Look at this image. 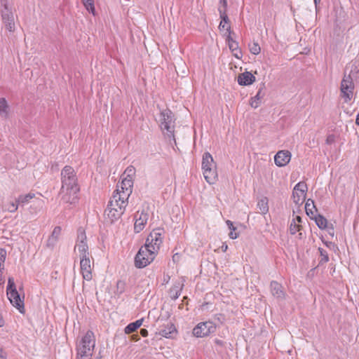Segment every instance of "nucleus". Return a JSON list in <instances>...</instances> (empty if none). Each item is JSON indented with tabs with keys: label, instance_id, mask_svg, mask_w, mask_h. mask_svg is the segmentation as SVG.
Segmentation results:
<instances>
[{
	"label": "nucleus",
	"instance_id": "obj_1",
	"mask_svg": "<svg viewBox=\"0 0 359 359\" xmlns=\"http://www.w3.org/2000/svg\"><path fill=\"white\" fill-rule=\"evenodd\" d=\"M62 187L60 190V203L65 208H71L79 201V188L74 170L70 166H65L61 172Z\"/></svg>",
	"mask_w": 359,
	"mask_h": 359
},
{
	"label": "nucleus",
	"instance_id": "obj_2",
	"mask_svg": "<svg viewBox=\"0 0 359 359\" xmlns=\"http://www.w3.org/2000/svg\"><path fill=\"white\" fill-rule=\"evenodd\" d=\"M95 346V337L93 332L88 330L77 344L76 359H91Z\"/></svg>",
	"mask_w": 359,
	"mask_h": 359
},
{
	"label": "nucleus",
	"instance_id": "obj_3",
	"mask_svg": "<svg viewBox=\"0 0 359 359\" xmlns=\"http://www.w3.org/2000/svg\"><path fill=\"white\" fill-rule=\"evenodd\" d=\"M158 123L161 130L170 138L175 140V118L174 114L168 109H163L158 117Z\"/></svg>",
	"mask_w": 359,
	"mask_h": 359
},
{
	"label": "nucleus",
	"instance_id": "obj_4",
	"mask_svg": "<svg viewBox=\"0 0 359 359\" xmlns=\"http://www.w3.org/2000/svg\"><path fill=\"white\" fill-rule=\"evenodd\" d=\"M202 170L205 180L210 184L215 183L217 178L216 163L209 152H205L202 158Z\"/></svg>",
	"mask_w": 359,
	"mask_h": 359
},
{
	"label": "nucleus",
	"instance_id": "obj_5",
	"mask_svg": "<svg viewBox=\"0 0 359 359\" xmlns=\"http://www.w3.org/2000/svg\"><path fill=\"white\" fill-rule=\"evenodd\" d=\"M128 203L122 199L118 200L116 196H112L105 210L107 218L111 222L118 219L123 214Z\"/></svg>",
	"mask_w": 359,
	"mask_h": 359
},
{
	"label": "nucleus",
	"instance_id": "obj_6",
	"mask_svg": "<svg viewBox=\"0 0 359 359\" xmlns=\"http://www.w3.org/2000/svg\"><path fill=\"white\" fill-rule=\"evenodd\" d=\"M165 231L163 229H154L147 236L144 246L158 254L164 239Z\"/></svg>",
	"mask_w": 359,
	"mask_h": 359
},
{
	"label": "nucleus",
	"instance_id": "obj_7",
	"mask_svg": "<svg viewBox=\"0 0 359 359\" xmlns=\"http://www.w3.org/2000/svg\"><path fill=\"white\" fill-rule=\"evenodd\" d=\"M0 13L6 29L9 32H13L15 30L14 16L8 0H1Z\"/></svg>",
	"mask_w": 359,
	"mask_h": 359
},
{
	"label": "nucleus",
	"instance_id": "obj_8",
	"mask_svg": "<svg viewBox=\"0 0 359 359\" xmlns=\"http://www.w3.org/2000/svg\"><path fill=\"white\" fill-rule=\"evenodd\" d=\"M154 251L145 246L141 247L135 257V265L137 268L142 269L149 265L156 257Z\"/></svg>",
	"mask_w": 359,
	"mask_h": 359
},
{
	"label": "nucleus",
	"instance_id": "obj_9",
	"mask_svg": "<svg viewBox=\"0 0 359 359\" xmlns=\"http://www.w3.org/2000/svg\"><path fill=\"white\" fill-rule=\"evenodd\" d=\"M133 180L122 177L120 184H117V188L112 196H116L118 200L122 199L128 201L129 196L133 192Z\"/></svg>",
	"mask_w": 359,
	"mask_h": 359
},
{
	"label": "nucleus",
	"instance_id": "obj_10",
	"mask_svg": "<svg viewBox=\"0 0 359 359\" xmlns=\"http://www.w3.org/2000/svg\"><path fill=\"white\" fill-rule=\"evenodd\" d=\"M351 75L344 74L341 83V93L345 102H349L353 95L354 83Z\"/></svg>",
	"mask_w": 359,
	"mask_h": 359
},
{
	"label": "nucleus",
	"instance_id": "obj_11",
	"mask_svg": "<svg viewBox=\"0 0 359 359\" xmlns=\"http://www.w3.org/2000/svg\"><path fill=\"white\" fill-rule=\"evenodd\" d=\"M75 252H78L80 257L90 256L88 246L87 244L86 236L83 228L78 229L77 239L74 248Z\"/></svg>",
	"mask_w": 359,
	"mask_h": 359
},
{
	"label": "nucleus",
	"instance_id": "obj_12",
	"mask_svg": "<svg viewBox=\"0 0 359 359\" xmlns=\"http://www.w3.org/2000/svg\"><path fill=\"white\" fill-rule=\"evenodd\" d=\"M216 331V325L212 321L198 323L193 329V334L196 337H204Z\"/></svg>",
	"mask_w": 359,
	"mask_h": 359
},
{
	"label": "nucleus",
	"instance_id": "obj_13",
	"mask_svg": "<svg viewBox=\"0 0 359 359\" xmlns=\"http://www.w3.org/2000/svg\"><path fill=\"white\" fill-rule=\"evenodd\" d=\"M307 189V185L304 182H299L294 186L292 191V197L296 204L299 205L303 203L306 198Z\"/></svg>",
	"mask_w": 359,
	"mask_h": 359
},
{
	"label": "nucleus",
	"instance_id": "obj_14",
	"mask_svg": "<svg viewBox=\"0 0 359 359\" xmlns=\"http://www.w3.org/2000/svg\"><path fill=\"white\" fill-rule=\"evenodd\" d=\"M149 214L147 212L144 210H142L141 212L137 211L135 215V224H134V231L136 233H139L142 231L148 221Z\"/></svg>",
	"mask_w": 359,
	"mask_h": 359
},
{
	"label": "nucleus",
	"instance_id": "obj_15",
	"mask_svg": "<svg viewBox=\"0 0 359 359\" xmlns=\"http://www.w3.org/2000/svg\"><path fill=\"white\" fill-rule=\"evenodd\" d=\"M80 269L83 278L88 281L90 280L93 276L90 256L86 257H80Z\"/></svg>",
	"mask_w": 359,
	"mask_h": 359
},
{
	"label": "nucleus",
	"instance_id": "obj_16",
	"mask_svg": "<svg viewBox=\"0 0 359 359\" xmlns=\"http://www.w3.org/2000/svg\"><path fill=\"white\" fill-rule=\"evenodd\" d=\"M291 156V153L287 150L279 151L274 156L275 163L278 167L285 166L290 161Z\"/></svg>",
	"mask_w": 359,
	"mask_h": 359
},
{
	"label": "nucleus",
	"instance_id": "obj_17",
	"mask_svg": "<svg viewBox=\"0 0 359 359\" xmlns=\"http://www.w3.org/2000/svg\"><path fill=\"white\" fill-rule=\"evenodd\" d=\"M8 297L13 306L17 308L21 313H24V304L17 290H11L7 293Z\"/></svg>",
	"mask_w": 359,
	"mask_h": 359
},
{
	"label": "nucleus",
	"instance_id": "obj_18",
	"mask_svg": "<svg viewBox=\"0 0 359 359\" xmlns=\"http://www.w3.org/2000/svg\"><path fill=\"white\" fill-rule=\"evenodd\" d=\"M271 292L272 295L280 300L284 299L285 297V292L283 290V286L276 281H271L270 284Z\"/></svg>",
	"mask_w": 359,
	"mask_h": 359
},
{
	"label": "nucleus",
	"instance_id": "obj_19",
	"mask_svg": "<svg viewBox=\"0 0 359 359\" xmlns=\"http://www.w3.org/2000/svg\"><path fill=\"white\" fill-rule=\"evenodd\" d=\"M62 229L60 226H55L51 235L48 237L46 243L47 247L50 248H53L55 245L57 243L60 235H61Z\"/></svg>",
	"mask_w": 359,
	"mask_h": 359
},
{
	"label": "nucleus",
	"instance_id": "obj_20",
	"mask_svg": "<svg viewBox=\"0 0 359 359\" xmlns=\"http://www.w3.org/2000/svg\"><path fill=\"white\" fill-rule=\"evenodd\" d=\"M255 81V77L250 72H245L238 76V83L241 86H249Z\"/></svg>",
	"mask_w": 359,
	"mask_h": 359
},
{
	"label": "nucleus",
	"instance_id": "obj_21",
	"mask_svg": "<svg viewBox=\"0 0 359 359\" xmlns=\"http://www.w3.org/2000/svg\"><path fill=\"white\" fill-rule=\"evenodd\" d=\"M176 333L175 326L170 323L165 325L159 332V334L165 338H172Z\"/></svg>",
	"mask_w": 359,
	"mask_h": 359
},
{
	"label": "nucleus",
	"instance_id": "obj_22",
	"mask_svg": "<svg viewBox=\"0 0 359 359\" xmlns=\"http://www.w3.org/2000/svg\"><path fill=\"white\" fill-rule=\"evenodd\" d=\"M219 12L220 15V18L222 19L219 25V29L220 30L226 29L228 25H229V18L226 13L225 10H222V8H219Z\"/></svg>",
	"mask_w": 359,
	"mask_h": 359
},
{
	"label": "nucleus",
	"instance_id": "obj_23",
	"mask_svg": "<svg viewBox=\"0 0 359 359\" xmlns=\"http://www.w3.org/2000/svg\"><path fill=\"white\" fill-rule=\"evenodd\" d=\"M264 96V93L262 92V88H261L259 89L256 95L251 99L250 103L251 107L255 109L257 108L260 105Z\"/></svg>",
	"mask_w": 359,
	"mask_h": 359
},
{
	"label": "nucleus",
	"instance_id": "obj_24",
	"mask_svg": "<svg viewBox=\"0 0 359 359\" xmlns=\"http://www.w3.org/2000/svg\"><path fill=\"white\" fill-rule=\"evenodd\" d=\"M143 320H144V319L141 318V319L137 320L136 321H135L133 323L128 324L125 327V330H124L125 333L130 334V333L135 332L137 329H138L142 325Z\"/></svg>",
	"mask_w": 359,
	"mask_h": 359
},
{
	"label": "nucleus",
	"instance_id": "obj_25",
	"mask_svg": "<svg viewBox=\"0 0 359 359\" xmlns=\"http://www.w3.org/2000/svg\"><path fill=\"white\" fill-rule=\"evenodd\" d=\"M9 114V106L5 98L0 99V116L3 118H7Z\"/></svg>",
	"mask_w": 359,
	"mask_h": 359
},
{
	"label": "nucleus",
	"instance_id": "obj_26",
	"mask_svg": "<svg viewBox=\"0 0 359 359\" xmlns=\"http://www.w3.org/2000/svg\"><path fill=\"white\" fill-rule=\"evenodd\" d=\"M228 46L234 57L238 59L242 57L241 50L239 49L238 43L236 41H231V43H229Z\"/></svg>",
	"mask_w": 359,
	"mask_h": 359
},
{
	"label": "nucleus",
	"instance_id": "obj_27",
	"mask_svg": "<svg viewBox=\"0 0 359 359\" xmlns=\"http://www.w3.org/2000/svg\"><path fill=\"white\" fill-rule=\"evenodd\" d=\"M305 210L306 214L310 216L311 218L314 216L315 212L317 211V209L315 206L314 201L311 199H308L305 204Z\"/></svg>",
	"mask_w": 359,
	"mask_h": 359
},
{
	"label": "nucleus",
	"instance_id": "obj_28",
	"mask_svg": "<svg viewBox=\"0 0 359 359\" xmlns=\"http://www.w3.org/2000/svg\"><path fill=\"white\" fill-rule=\"evenodd\" d=\"M35 196V194L33 193H29L25 195H20L17 198V203H19V205H25L29 203L30 200L34 198Z\"/></svg>",
	"mask_w": 359,
	"mask_h": 359
},
{
	"label": "nucleus",
	"instance_id": "obj_29",
	"mask_svg": "<svg viewBox=\"0 0 359 359\" xmlns=\"http://www.w3.org/2000/svg\"><path fill=\"white\" fill-rule=\"evenodd\" d=\"M313 219H315L316 225L320 229H325L327 226V220L323 215H318L314 216Z\"/></svg>",
	"mask_w": 359,
	"mask_h": 359
},
{
	"label": "nucleus",
	"instance_id": "obj_30",
	"mask_svg": "<svg viewBox=\"0 0 359 359\" xmlns=\"http://www.w3.org/2000/svg\"><path fill=\"white\" fill-rule=\"evenodd\" d=\"M257 207L259 208L262 214H266L269 210L267 198L264 197V198H261L258 201Z\"/></svg>",
	"mask_w": 359,
	"mask_h": 359
},
{
	"label": "nucleus",
	"instance_id": "obj_31",
	"mask_svg": "<svg viewBox=\"0 0 359 359\" xmlns=\"http://www.w3.org/2000/svg\"><path fill=\"white\" fill-rule=\"evenodd\" d=\"M350 69V72L348 75H351L352 78H355L357 76L358 73L359 72L358 65L357 62H352L346 66V70Z\"/></svg>",
	"mask_w": 359,
	"mask_h": 359
},
{
	"label": "nucleus",
	"instance_id": "obj_32",
	"mask_svg": "<svg viewBox=\"0 0 359 359\" xmlns=\"http://www.w3.org/2000/svg\"><path fill=\"white\" fill-rule=\"evenodd\" d=\"M226 224L228 226L230 232L229 236L231 239H236L238 237V233L236 232V228L233 226V222L230 220H226Z\"/></svg>",
	"mask_w": 359,
	"mask_h": 359
},
{
	"label": "nucleus",
	"instance_id": "obj_33",
	"mask_svg": "<svg viewBox=\"0 0 359 359\" xmlns=\"http://www.w3.org/2000/svg\"><path fill=\"white\" fill-rule=\"evenodd\" d=\"M135 175V168L133 165H130L127 167L126 170L123 172V177H126L127 179H130L133 180V177Z\"/></svg>",
	"mask_w": 359,
	"mask_h": 359
},
{
	"label": "nucleus",
	"instance_id": "obj_34",
	"mask_svg": "<svg viewBox=\"0 0 359 359\" xmlns=\"http://www.w3.org/2000/svg\"><path fill=\"white\" fill-rule=\"evenodd\" d=\"M181 290H182V285L180 284L174 285L170 289L171 297L173 299H177L179 297V296L180 295Z\"/></svg>",
	"mask_w": 359,
	"mask_h": 359
},
{
	"label": "nucleus",
	"instance_id": "obj_35",
	"mask_svg": "<svg viewBox=\"0 0 359 359\" xmlns=\"http://www.w3.org/2000/svg\"><path fill=\"white\" fill-rule=\"evenodd\" d=\"M19 203L15 201H10L5 205L4 210L9 212H15L18 208Z\"/></svg>",
	"mask_w": 359,
	"mask_h": 359
},
{
	"label": "nucleus",
	"instance_id": "obj_36",
	"mask_svg": "<svg viewBox=\"0 0 359 359\" xmlns=\"http://www.w3.org/2000/svg\"><path fill=\"white\" fill-rule=\"evenodd\" d=\"M85 8L88 11V12L91 13L93 15L95 13V6H94V0H82Z\"/></svg>",
	"mask_w": 359,
	"mask_h": 359
},
{
	"label": "nucleus",
	"instance_id": "obj_37",
	"mask_svg": "<svg viewBox=\"0 0 359 359\" xmlns=\"http://www.w3.org/2000/svg\"><path fill=\"white\" fill-rule=\"evenodd\" d=\"M249 48L250 53L254 55H258L261 51V48L259 45L256 42H253L252 43L250 44Z\"/></svg>",
	"mask_w": 359,
	"mask_h": 359
},
{
	"label": "nucleus",
	"instance_id": "obj_38",
	"mask_svg": "<svg viewBox=\"0 0 359 359\" xmlns=\"http://www.w3.org/2000/svg\"><path fill=\"white\" fill-rule=\"evenodd\" d=\"M318 251L320 255V264L327 262L329 261V257L327 251L321 248H318Z\"/></svg>",
	"mask_w": 359,
	"mask_h": 359
},
{
	"label": "nucleus",
	"instance_id": "obj_39",
	"mask_svg": "<svg viewBox=\"0 0 359 359\" xmlns=\"http://www.w3.org/2000/svg\"><path fill=\"white\" fill-rule=\"evenodd\" d=\"M300 229V225L296 223L294 219H292L290 225V232L291 234H295Z\"/></svg>",
	"mask_w": 359,
	"mask_h": 359
},
{
	"label": "nucleus",
	"instance_id": "obj_40",
	"mask_svg": "<svg viewBox=\"0 0 359 359\" xmlns=\"http://www.w3.org/2000/svg\"><path fill=\"white\" fill-rule=\"evenodd\" d=\"M7 292L11 290H17L13 278H9L7 286Z\"/></svg>",
	"mask_w": 359,
	"mask_h": 359
},
{
	"label": "nucleus",
	"instance_id": "obj_41",
	"mask_svg": "<svg viewBox=\"0 0 359 359\" xmlns=\"http://www.w3.org/2000/svg\"><path fill=\"white\" fill-rule=\"evenodd\" d=\"M226 43L229 44L231 43V41H234L235 40L231 36V27L230 25H228L226 27Z\"/></svg>",
	"mask_w": 359,
	"mask_h": 359
},
{
	"label": "nucleus",
	"instance_id": "obj_42",
	"mask_svg": "<svg viewBox=\"0 0 359 359\" xmlns=\"http://www.w3.org/2000/svg\"><path fill=\"white\" fill-rule=\"evenodd\" d=\"M6 251L3 249L0 248V264H4L6 260Z\"/></svg>",
	"mask_w": 359,
	"mask_h": 359
},
{
	"label": "nucleus",
	"instance_id": "obj_43",
	"mask_svg": "<svg viewBox=\"0 0 359 359\" xmlns=\"http://www.w3.org/2000/svg\"><path fill=\"white\" fill-rule=\"evenodd\" d=\"M140 334L142 337H147L148 335V331L146 329H141Z\"/></svg>",
	"mask_w": 359,
	"mask_h": 359
},
{
	"label": "nucleus",
	"instance_id": "obj_44",
	"mask_svg": "<svg viewBox=\"0 0 359 359\" xmlns=\"http://www.w3.org/2000/svg\"><path fill=\"white\" fill-rule=\"evenodd\" d=\"M220 4H222L223 6V8H222V9L226 11V7L227 4L226 0H220Z\"/></svg>",
	"mask_w": 359,
	"mask_h": 359
},
{
	"label": "nucleus",
	"instance_id": "obj_45",
	"mask_svg": "<svg viewBox=\"0 0 359 359\" xmlns=\"http://www.w3.org/2000/svg\"><path fill=\"white\" fill-rule=\"evenodd\" d=\"M293 219H294V220H295V222H296V223L297 222V224H299V223H301V222H302V217H301L300 216H298V215H297V216L295 217V218H294Z\"/></svg>",
	"mask_w": 359,
	"mask_h": 359
},
{
	"label": "nucleus",
	"instance_id": "obj_46",
	"mask_svg": "<svg viewBox=\"0 0 359 359\" xmlns=\"http://www.w3.org/2000/svg\"><path fill=\"white\" fill-rule=\"evenodd\" d=\"M215 343L219 346H222L223 345V341H221V340H219V339H216L215 340Z\"/></svg>",
	"mask_w": 359,
	"mask_h": 359
},
{
	"label": "nucleus",
	"instance_id": "obj_47",
	"mask_svg": "<svg viewBox=\"0 0 359 359\" xmlns=\"http://www.w3.org/2000/svg\"><path fill=\"white\" fill-rule=\"evenodd\" d=\"M313 1H314V4L316 5V9L317 11L318 10L317 5H318V4H319L320 2V0H313Z\"/></svg>",
	"mask_w": 359,
	"mask_h": 359
},
{
	"label": "nucleus",
	"instance_id": "obj_48",
	"mask_svg": "<svg viewBox=\"0 0 359 359\" xmlns=\"http://www.w3.org/2000/svg\"><path fill=\"white\" fill-rule=\"evenodd\" d=\"M355 124L359 126V113L356 116Z\"/></svg>",
	"mask_w": 359,
	"mask_h": 359
},
{
	"label": "nucleus",
	"instance_id": "obj_49",
	"mask_svg": "<svg viewBox=\"0 0 359 359\" xmlns=\"http://www.w3.org/2000/svg\"><path fill=\"white\" fill-rule=\"evenodd\" d=\"M4 264H0V275L1 276L2 271L4 270Z\"/></svg>",
	"mask_w": 359,
	"mask_h": 359
},
{
	"label": "nucleus",
	"instance_id": "obj_50",
	"mask_svg": "<svg viewBox=\"0 0 359 359\" xmlns=\"http://www.w3.org/2000/svg\"><path fill=\"white\" fill-rule=\"evenodd\" d=\"M227 248H228L227 245H223L222 246V250H223L224 252H225V251L227 250Z\"/></svg>",
	"mask_w": 359,
	"mask_h": 359
},
{
	"label": "nucleus",
	"instance_id": "obj_51",
	"mask_svg": "<svg viewBox=\"0 0 359 359\" xmlns=\"http://www.w3.org/2000/svg\"><path fill=\"white\" fill-rule=\"evenodd\" d=\"M133 337H135V339L136 341H138L139 339H138V337L137 335H135V336L134 335Z\"/></svg>",
	"mask_w": 359,
	"mask_h": 359
},
{
	"label": "nucleus",
	"instance_id": "obj_52",
	"mask_svg": "<svg viewBox=\"0 0 359 359\" xmlns=\"http://www.w3.org/2000/svg\"><path fill=\"white\" fill-rule=\"evenodd\" d=\"M2 283V278H1V276L0 275V285Z\"/></svg>",
	"mask_w": 359,
	"mask_h": 359
},
{
	"label": "nucleus",
	"instance_id": "obj_53",
	"mask_svg": "<svg viewBox=\"0 0 359 359\" xmlns=\"http://www.w3.org/2000/svg\"><path fill=\"white\" fill-rule=\"evenodd\" d=\"M327 142H331V140H330V137L327 139Z\"/></svg>",
	"mask_w": 359,
	"mask_h": 359
},
{
	"label": "nucleus",
	"instance_id": "obj_54",
	"mask_svg": "<svg viewBox=\"0 0 359 359\" xmlns=\"http://www.w3.org/2000/svg\"><path fill=\"white\" fill-rule=\"evenodd\" d=\"M327 142H331V140H330V137L327 139Z\"/></svg>",
	"mask_w": 359,
	"mask_h": 359
}]
</instances>
